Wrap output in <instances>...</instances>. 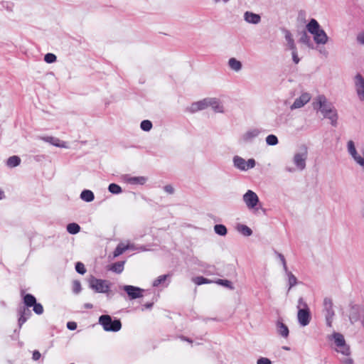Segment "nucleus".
Here are the masks:
<instances>
[{
    "instance_id": "72a5a7b5",
    "label": "nucleus",
    "mask_w": 364,
    "mask_h": 364,
    "mask_svg": "<svg viewBox=\"0 0 364 364\" xmlns=\"http://www.w3.org/2000/svg\"><path fill=\"white\" fill-rule=\"evenodd\" d=\"M197 264L199 267L203 268V272L204 273L208 274H213V267L212 266L202 262H198Z\"/></svg>"
},
{
    "instance_id": "3c124183",
    "label": "nucleus",
    "mask_w": 364,
    "mask_h": 364,
    "mask_svg": "<svg viewBox=\"0 0 364 364\" xmlns=\"http://www.w3.org/2000/svg\"><path fill=\"white\" fill-rule=\"evenodd\" d=\"M277 257H279V260L281 261V262L282 264L284 270V271H287L288 268H287L286 260H285V258H284V255H282L281 253H278V252H277Z\"/></svg>"
},
{
    "instance_id": "6e6d98bb",
    "label": "nucleus",
    "mask_w": 364,
    "mask_h": 364,
    "mask_svg": "<svg viewBox=\"0 0 364 364\" xmlns=\"http://www.w3.org/2000/svg\"><path fill=\"white\" fill-rule=\"evenodd\" d=\"M259 21V15L252 13V23H258Z\"/></svg>"
},
{
    "instance_id": "393cba45",
    "label": "nucleus",
    "mask_w": 364,
    "mask_h": 364,
    "mask_svg": "<svg viewBox=\"0 0 364 364\" xmlns=\"http://www.w3.org/2000/svg\"><path fill=\"white\" fill-rule=\"evenodd\" d=\"M80 198L85 202H92L95 199V196L92 191L84 190L80 193Z\"/></svg>"
},
{
    "instance_id": "a211bd4d",
    "label": "nucleus",
    "mask_w": 364,
    "mask_h": 364,
    "mask_svg": "<svg viewBox=\"0 0 364 364\" xmlns=\"http://www.w3.org/2000/svg\"><path fill=\"white\" fill-rule=\"evenodd\" d=\"M228 68L233 72L239 73L242 68V63L235 58H230L228 61Z\"/></svg>"
},
{
    "instance_id": "0eeeda50",
    "label": "nucleus",
    "mask_w": 364,
    "mask_h": 364,
    "mask_svg": "<svg viewBox=\"0 0 364 364\" xmlns=\"http://www.w3.org/2000/svg\"><path fill=\"white\" fill-rule=\"evenodd\" d=\"M347 149L348 154L351 156L354 161L360 166L364 168V157L358 154L355 144L352 140L348 141Z\"/></svg>"
},
{
    "instance_id": "e2e57ef3",
    "label": "nucleus",
    "mask_w": 364,
    "mask_h": 364,
    "mask_svg": "<svg viewBox=\"0 0 364 364\" xmlns=\"http://www.w3.org/2000/svg\"><path fill=\"white\" fill-rule=\"evenodd\" d=\"M285 170L288 172L292 173L294 172L296 169L293 167L286 166Z\"/></svg>"
},
{
    "instance_id": "ddd939ff",
    "label": "nucleus",
    "mask_w": 364,
    "mask_h": 364,
    "mask_svg": "<svg viewBox=\"0 0 364 364\" xmlns=\"http://www.w3.org/2000/svg\"><path fill=\"white\" fill-rule=\"evenodd\" d=\"M311 316L310 310L299 309L297 313V320L300 326H306L311 321Z\"/></svg>"
},
{
    "instance_id": "09e8293b",
    "label": "nucleus",
    "mask_w": 364,
    "mask_h": 364,
    "mask_svg": "<svg viewBox=\"0 0 364 364\" xmlns=\"http://www.w3.org/2000/svg\"><path fill=\"white\" fill-rule=\"evenodd\" d=\"M73 291L75 294H78L81 291V284L79 281H74L73 283Z\"/></svg>"
},
{
    "instance_id": "cd10ccee",
    "label": "nucleus",
    "mask_w": 364,
    "mask_h": 364,
    "mask_svg": "<svg viewBox=\"0 0 364 364\" xmlns=\"http://www.w3.org/2000/svg\"><path fill=\"white\" fill-rule=\"evenodd\" d=\"M336 351L345 356L350 355V346L347 343L343 344L341 346L336 348Z\"/></svg>"
},
{
    "instance_id": "20e7f679",
    "label": "nucleus",
    "mask_w": 364,
    "mask_h": 364,
    "mask_svg": "<svg viewBox=\"0 0 364 364\" xmlns=\"http://www.w3.org/2000/svg\"><path fill=\"white\" fill-rule=\"evenodd\" d=\"M307 156L308 149L306 146H301L299 150L294 154L293 162L298 170L303 171L306 168Z\"/></svg>"
},
{
    "instance_id": "f3484780",
    "label": "nucleus",
    "mask_w": 364,
    "mask_h": 364,
    "mask_svg": "<svg viewBox=\"0 0 364 364\" xmlns=\"http://www.w3.org/2000/svg\"><path fill=\"white\" fill-rule=\"evenodd\" d=\"M43 141L48 142L55 146L60 148H68L67 142L60 141L59 139L53 136H43L41 138Z\"/></svg>"
},
{
    "instance_id": "ea45409f",
    "label": "nucleus",
    "mask_w": 364,
    "mask_h": 364,
    "mask_svg": "<svg viewBox=\"0 0 364 364\" xmlns=\"http://www.w3.org/2000/svg\"><path fill=\"white\" fill-rule=\"evenodd\" d=\"M169 274H164L158 277L154 282H153V287H158L163 282H164L168 277H169Z\"/></svg>"
},
{
    "instance_id": "7c9ffc66",
    "label": "nucleus",
    "mask_w": 364,
    "mask_h": 364,
    "mask_svg": "<svg viewBox=\"0 0 364 364\" xmlns=\"http://www.w3.org/2000/svg\"><path fill=\"white\" fill-rule=\"evenodd\" d=\"M80 227L77 223H69L67 225V231L70 234H72V235L77 234L80 232Z\"/></svg>"
},
{
    "instance_id": "1a4fd4ad",
    "label": "nucleus",
    "mask_w": 364,
    "mask_h": 364,
    "mask_svg": "<svg viewBox=\"0 0 364 364\" xmlns=\"http://www.w3.org/2000/svg\"><path fill=\"white\" fill-rule=\"evenodd\" d=\"M128 294L130 299H136L143 296L144 289L132 285H124L122 287Z\"/></svg>"
},
{
    "instance_id": "c03bdc74",
    "label": "nucleus",
    "mask_w": 364,
    "mask_h": 364,
    "mask_svg": "<svg viewBox=\"0 0 364 364\" xmlns=\"http://www.w3.org/2000/svg\"><path fill=\"white\" fill-rule=\"evenodd\" d=\"M32 307L36 314L41 315L43 313V307L40 303L36 302Z\"/></svg>"
},
{
    "instance_id": "7ed1b4c3",
    "label": "nucleus",
    "mask_w": 364,
    "mask_h": 364,
    "mask_svg": "<svg viewBox=\"0 0 364 364\" xmlns=\"http://www.w3.org/2000/svg\"><path fill=\"white\" fill-rule=\"evenodd\" d=\"M99 323L105 331L117 332L122 328L121 321L119 319H112L109 315H102L99 318Z\"/></svg>"
},
{
    "instance_id": "6e6552de",
    "label": "nucleus",
    "mask_w": 364,
    "mask_h": 364,
    "mask_svg": "<svg viewBox=\"0 0 364 364\" xmlns=\"http://www.w3.org/2000/svg\"><path fill=\"white\" fill-rule=\"evenodd\" d=\"M354 85L358 97L364 101V77L360 73L354 77Z\"/></svg>"
},
{
    "instance_id": "423d86ee",
    "label": "nucleus",
    "mask_w": 364,
    "mask_h": 364,
    "mask_svg": "<svg viewBox=\"0 0 364 364\" xmlns=\"http://www.w3.org/2000/svg\"><path fill=\"white\" fill-rule=\"evenodd\" d=\"M323 306L326 324L328 326L331 327L334 316L332 300L329 298H325L323 300Z\"/></svg>"
},
{
    "instance_id": "052dcab7",
    "label": "nucleus",
    "mask_w": 364,
    "mask_h": 364,
    "mask_svg": "<svg viewBox=\"0 0 364 364\" xmlns=\"http://www.w3.org/2000/svg\"><path fill=\"white\" fill-rule=\"evenodd\" d=\"M245 19L246 21L250 23V12L246 11L245 14Z\"/></svg>"
},
{
    "instance_id": "a878e982",
    "label": "nucleus",
    "mask_w": 364,
    "mask_h": 364,
    "mask_svg": "<svg viewBox=\"0 0 364 364\" xmlns=\"http://www.w3.org/2000/svg\"><path fill=\"white\" fill-rule=\"evenodd\" d=\"M23 303L26 307H32L36 303V299L35 296L31 294H26L23 298Z\"/></svg>"
},
{
    "instance_id": "8fccbe9b",
    "label": "nucleus",
    "mask_w": 364,
    "mask_h": 364,
    "mask_svg": "<svg viewBox=\"0 0 364 364\" xmlns=\"http://www.w3.org/2000/svg\"><path fill=\"white\" fill-rule=\"evenodd\" d=\"M243 200L247 206L250 208V190H248L243 196Z\"/></svg>"
},
{
    "instance_id": "49530a36",
    "label": "nucleus",
    "mask_w": 364,
    "mask_h": 364,
    "mask_svg": "<svg viewBox=\"0 0 364 364\" xmlns=\"http://www.w3.org/2000/svg\"><path fill=\"white\" fill-rule=\"evenodd\" d=\"M290 51L293 62L295 64H298L300 62V58L298 55L297 48L296 50H291Z\"/></svg>"
},
{
    "instance_id": "2f4dec72",
    "label": "nucleus",
    "mask_w": 364,
    "mask_h": 364,
    "mask_svg": "<svg viewBox=\"0 0 364 364\" xmlns=\"http://www.w3.org/2000/svg\"><path fill=\"white\" fill-rule=\"evenodd\" d=\"M21 162V159L17 156H13L8 159L7 160V166L9 167H16L19 165Z\"/></svg>"
},
{
    "instance_id": "a18cd8bd",
    "label": "nucleus",
    "mask_w": 364,
    "mask_h": 364,
    "mask_svg": "<svg viewBox=\"0 0 364 364\" xmlns=\"http://www.w3.org/2000/svg\"><path fill=\"white\" fill-rule=\"evenodd\" d=\"M75 270L80 274H84L86 272L85 265L82 262H77L75 264Z\"/></svg>"
},
{
    "instance_id": "f257e3e1",
    "label": "nucleus",
    "mask_w": 364,
    "mask_h": 364,
    "mask_svg": "<svg viewBox=\"0 0 364 364\" xmlns=\"http://www.w3.org/2000/svg\"><path fill=\"white\" fill-rule=\"evenodd\" d=\"M314 107L318 108L325 118L331 120V123L333 127L337 125V111L333 105L328 102L324 95H319L317 97L316 102L314 103Z\"/></svg>"
},
{
    "instance_id": "4d7b16f0",
    "label": "nucleus",
    "mask_w": 364,
    "mask_h": 364,
    "mask_svg": "<svg viewBox=\"0 0 364 364\" xmlns=\"http://www.w3.org/2000/svg\"><path fill=\"white\" fill-rule=\"evenodd\" d=\"M357 41L359 44L364 46V33H360L358 34Z\"/></svg>"
},
{
    "instance_id": "0e129e2a",
    "label": "nucleus",
    "mask_w": 364,
    "mask_h": 364,
    "mask_svg": "<svg viewBox=\"0 0 364 364\" xmlns=\"http://www.w3.org/2000/svg\"><path fill=\"white\" fill-rule=\"evenodd\" d=\"M131 246L129 250H145L144 248L140 247V248H136L133 244H129Z\"/></svg>"
},
{
    "instance_id": "37998d69",
    "label": "nucleus",
    "mask_w": 364,
    "mask_h": 364,
    "mask_svg": "<svg viewBox=\"0 0 364 364\" xmlns=\"http://www.w3.org/2000/svg\"><path fill=\"white\" fill-rule=\"evenodd\" d=\"M259 204L262 203L259 202L257 195L252 191V210L253 211V208L258 206Z\"/></svg>"
},
{
    "instance_id": "58836bf2",
    "label": "nucleus",
    "mask_w": 364,
    "mask_h": 364,
    "mask_svg": "<svg viewBox=\"0 0 364 364\" xmlns=\"http://www.w3.org/2000/svg\"><path fill=\"white\" fill-rule=\"evenodd\" d=\"M296 308H297L298 311H299V309L310 310L308 306L307 303L304 301V299L302 297H300L298 299Z\"/></svg>"
},
{
    "instance_id": "4be33fe9",
    "label": "nucleus",
    "mask_w": 364,
    "mask_h": 364,
    "mask_svg": "<svg viewBox=\"0 0 364 364\" xmlns=\"http://www.w3.org/2000/svg\"><path fill=\"white\" fill-rule=\"evenodd\" d=\"M299 43L306 45L309 48H313L314 45L311 42V37L307 34L306 31H303L301 33V37L299 40Z\"/></svg>"
},
{
    "instance_id": "9d476101",
    "label": "nucleus",
    "mask_w": 364,
    "mask_h": 364,
    "mask_svg": "<svg viewBox=\"0 0 364 364\" xmlns=\"http://www.w3.org/2000/svg\"><path fill=\"white\" fill-rule=\"evenodd\" d=\"M311 98V96L308 92L302 93L299 97H297L294 103L291 105V109H296L304 107L307 104Z\"/></svg>"
},
{
    "instance_id": "f8f14e48",
    "label": "nucleus",
    "mask_w": 364,
    "mask_h": 364,
    "mask_svg": "<svg viewBox=\"0 0 364 364\" xmlns=\"http://www.w3.org/2000/svg\"><path fill=\"white\" fill-rule=\"evenodd\" d=\"M232 161L234 166L242 171H247L250 167V159L245 160L241 156H235Z\"/></svg>"
},
{
    "instance_id": "aec40b11",
    "label": "nucleus",
    "mask_w": 364,
    "mask_h": 364,
    "mask_svg": "<svg viewBox=\"0 0 364 364\" xmlns=\"http://www.w3.org/2000/svg\"><path fill=\"white\" fill-rule=\"evenodd\" d=\"M130 247L131 246L129 245V244L124 245V243L120 242L119 244H118V245L117 246L113 252L114 257H119V255L123 254L126 250H129Z\"/></svg>"
},
{
    "instance_id": "dca6fc26",
    "label": "nucleus",
    "mask_w": 364,
    "mask_h": 364,
    "mask_svg": "<svg viewBox=\"0 0 364 364\" xmlns=\"http://www.w3.org/2000/svg\"><path fill=\"white\" fill-rule=\"evenodd\" d=\"M361 313H363V310L359 306H351L349 312V320L350 323H354L357 322L360 318Z\"/></svg>"
},
{
    "instance_id": "5701e85b",
    "label": "nucleus",
    "mask_w": 364,
    "mask_h": 364,
    "mask_svg": "<svg viewBox=\"0 0 364 364\" xmlns=\"http://www.w3.org/2000/svg\"><path fill=\"white\" fill-rule=\"evenodd\" d=\"M334 341L335 345L337 347L341 346L343 344L346 343L344 336L340 333H333L331 336Z\"/></svg>"
},
{
    "instance_id": "4468645a",
    "label": "nucleus",
    "mask_w": 364,
    "mask_h": 364,
    "mask_svg": "<svg viewBox=\"0 0 364 364\" xmlns=\"http://www.w3.org/2000/svg\"><path fill=\"white\" fill-rule=\"evenodd\" d=\"M211 107L216 113H223L224 106L218 98L208 97V107Z\"/></svg>"
},
{
    "instance_id": "774afa93",
    "label": "nucleus",
    "mask_w": 364,
    "mask_h": 364,
    "mask_svg": "<svg viewBox=\"0 0 364 364\" xmlns=\"http://www.w3.org/2000/svg\"><path fill=\"white\" fill-rule=\"evenodd\" d=\"M4 198V193L2 190L0 189V200Z\"/></svg>"
},
{
    "instance_id": "c9c22d12",
    "label": "nucleus",
    "mask_w": 364,
    "mask_h": 364,
    "mask_svg": "<svg viewBox=\"0 0 364 364\" xmlns=\"http://www.w3.org/2000/svg\"><path fill=\"white\" fill-rule=\"evenodd\" d=\"M192 281L197 285H201L203 284H209L211 283L212 281L208 279L203 277H196L192 279Z\"/></svg>"
},
{
    "instance_id": "69168bd1",
    "label": "nucleus",
    "mask_w": 364,
    "mask_h": 364,
    "mask_svg": "<svg viewBox=\"0 0 364 364\" xmlns=\"http://www.w3.org/2000/svg\"><path fill=\"white\" fill-rule=\"evenodd\" d=\"M181 340H182V341H188V343H192V342H193V341H192L190 338H186V337L182 336V337H181Z\"/></svg>"
},
{
    "instance_id": "13d9d810",
    "label": "nucleus",
    "mask_w": 364,
    "mask_h": 364,
    "mask_svg": "<svg viewBox=\"0 0 364 364\" xmlns=\"http://www.w3.org/2000/svg\"><path fill=\"white\" fill-rule=\"evenodd\" d=\"M67 327L70 330H75L77 328V323L75 322H68Z\"/></svg>"
},
{
    "instance_id": "f704fd0d",
    "label": "nucleus",
    "mask_w": 364,
    "mask_h": 364,
    "mask_svg": "<svg viewBox=\"0 0 364 364\" xmlns=\"http://www.w3.org/2000/svg\"><path fill=\"white\" fill-rule=\"evenodd\" d=\"M108 190L113 194H119L122 192V188L116 183H110L108 186Z\"/></svg>"
},
{
    "instance_id": "412c9836",
    "label": "nucleus",
    "mask_w": 364,
    "mask_h": 364,
    "mask_svg": "<svg viewBox=\"0 0 364 364\" xmlns=\"http://www.w3.org/2000/svg\"><path fill=\"white\" fill-rule=\"evenodd\" d=\"M277 331L284 338H287L289 336L288 327L281 321H278L277 323Z\"/></svg>"
},
{
    "instance_id": "e433bc0d",
    "label": "nucleus",
    "mask_w": 364,
    "mask_h": 364,
    "mask_svg": "<svg viewBox=\"0 0 364 364\" xmlns=\"http://www.w3.org/2000/svg\"><path fill=\"white\" fill-rule=\"evenodd\" d=\"M20 316L18 318V325L20 327L27 321L28 316H26V309L23 308V309H21L19 311Z\"/></svg>"
},
{
    "instance_id": "9b49d317",
    "label": "nucleus",
    "mask_w": 364,
    "mask_h": 364,
    "mask_svg": "<svg viewBox=\"0 0 364 364\" xmlns=\"http://www.w3.org/2000/svg\"><path fill=\"white\" fill-rule=\"evenodd\" d=\"M208 107V97L204 98L201 100L193 102L188 110L191 113H196L197 112L204 110Z\"/></svg>"
},
{
    "instance_id": "de8ad7c7",
    "label": "nucleus",
    "mask_w": 364,
    "mask_h": 364,
    "mask_svg": "<svg viewBox=\"0 0 364 364\" xmlns=\"http://www.w3.org/2000/svg\"><path fill=\"white\" fill-rule=\"evenodd\" d=\"M216 283L220 285H222L223 287H225L227 288H229V289L232 288L231 282H230L229 280H227V279H218L216 281Z\"/></svg>"
},
{
    "instance_id": "bf43d9fd",
    "label": "nucleus",
    "mask_w": 364,
    "mask_h": 364,
    "mask_svg": "<svg viewBox=\"0 0 364 364\" xmlns=\"http://www.w3.org/2000/svg\"><path fill=\"white\" fill-rule=\"evenodd\" d=\"M41 353L38 350H34L33 353V356H32V358L33 360H38L40 359L41 358Z\"/></svg>"
},
{
    "instance_id": "79ce46f5",
    "label": "nucleus",
    "mask_w": 364,
    "mask_h": 364,
    "mask_svg": "<svg viewBox=\"0 0 364 364\" xmlns=\"http://www.w3.org/2000/svg\"><path fill=\"white\" fill-rule=\"evenodd\" d=\"M56 55L53 53H47L44 56V60L47 63H53L56 61Z\"/></svg>"
},
{
    "instance_id": "b1692460",
    "label": "nucleus",
    "mask_w": 364,
    "mask_h": 364,
    "mask_svg": "<svg viewBox=\"0 0 364 364\" xmlns=\"http://www.w3.org/2000/svg\"><path fill=\"white\" fill-rule=\"evenodd\" d=\"M286 273V275L287 277V281H288V291H289L292 287L296 285L297 284V279L296 277L292 274V272H289L288 269L287 271H284Z\"/></svg>"
},
{
    "instance_id": "a19ab883",
    "label": "nucleus",
    "mask_w": 364,
    "mask_h": 364,
    "mask_svg": "<svg viewBox=\"0 0 364 364\" xmlns=\"http://www.w3.org/2000/svg\"><path fill=\"white\" fill-rule=\"evenodd\" d=\"M266 142L268 145L274 146L278 144V139L274 134H269L266 137Z\"/></svg>"
},
{
    "instance_id": "c85d7f7f",
    "label": "nucleus",
    "mask_w": 364,
    "mask_h": 364,
    "mask_svg": "<svg viewBox=\"0 0 364 364\" xmlns=\"http://www.w3.org/2000/svg\"><path fill=\"white\" fill-rule=\"evenodd\" d=\"M252 215H254L257 217H262L266 215V209L262 207V204H259L258 206H255L253 208V211L252 210Z\"/></svg>"
},
{
    "instance_id": "f03ea898",
    "label": "nucleus",
    "mask_w": 364,
    "mask_h": 364,
    "mask_svg": "<svg viewBox=\"0 0 364 364\" xmlns=\"http://www.w3.org/2000/svg\"><path fill=\"white\" fill-rule=\"evenodd\" d=\"M306 29L314 36V41L316 44L325 45L328 41V36L316 19L310 20L306 25Z\"/></svg>"
},
{
    "instance_id": "c756f323",
    "label": "nucleus",
    "mask_w": 364,
    "mask_h": 364,
    "mask_svg": "<svg viewBox=\"0 0 364 364\" xmlns=\"http://www.w3.org/2000/svg\"><path fill=\"white\" fill-rule=\"evenodd\" d=\"M236 230L238 232L245 236L250 235V228L247 225L242 224H237L236 225Z\"/></svg>"
},
{
    "instance_id": "2eb2a0df",
    "label": "nucleus",
    "mask_w": 364,
    "mask_h": 364,
    "mask_svg": "<svg viewBox=\"0 0 364 364\" xmlns=\"http://www.w3.org/2000/svg\"><path fill=\"white\" fill-rule=\"evenodd\" d=\"M283 33L284 34V39L286 41L285 49L287 50H296L297 47L291 33L287 29H284Z\"/></svg>"
},
{
    "instance_id": "6ab92c4d",
    "label": "nucleus",
    "mask_w": 364,
    "mask_h": 364,
    "mask_svg": "<svg viewBox=\"0 0 364 364\" xmlns=\"http://www.w3.org/2000/svg\"><path fill=\"white\" fill-rule=\"evenodd\" d=\"M126 181L130 184L144 185L147 181V178L144 176H129L127 178Z\"/></svg>"
},
{
    "instance_id": "bb28decb",
    "label": "nucleus",
    "mask_w": 364,
    "mask_h": 364,
    "mask_svg": "<svg viewBox=\"0 0 364 364\" xmlns=\"http://www.w3.org/2000/svg\"><path fill=\"white\" fill-rule=\"evenodd\" d=\"M124 261L115 262L110 266L109 269L115 273L120 274L124 270Z\"/></svg>"
},
{
    "instance_id": "39448f33",
    "label": "nucleus",
    "mask_w": 364,
    "mask_h": 364,
    "mask_svg": "<svg viewBox=\"0 0 364 364\" xmlns=\"http://www.w3.org/2000/svg\"><path fill=\"white\" fill-rule=\"evenodd\" d=\"M89 282L90 288L96 292L107 293L109 290V282L107 280L92 277Z\"/></svg>"
},
{
    "instance_id": "338daca9",
    "label": "nucleus",
    "mask_w": 364,
    "mask_h": 364,
    "mask_svg": "<svg viewBox=\"0 0 364 364\" xmlns=\"http://www.w3.org/2000/svg\"><path fill=\"white\" fill-rule=\"evenodd\" d=\"M152 306H153L152 303H147V304H144V307L146 309H150V308H151Z\"/></svg>"
},
{
    "instance_id": "4c0bfd02",
    "label": "nucleus",
    "mask_w": 364,
    "mask_h": 364,
    "mask_svg": "<svg viewBox=\"0 0 364 364\" xmlns=\"http://www.w3.org/2000/svg\"><path fill=\"white\" fill-rule=\"evenodd\" d=\"M140 127L143 131L149 132L152 128V123L149 120H143L140 124Z\"/></svg>"
},
{
    "instance_id": "680f3d73",
    "label": "nucleus",
    "mask_w": 364,
    "mask_h": 364,
    "mask_svg": "<svg viewBox=\"0 0 364 364\" xmlns=\"http://www.w3.org/2000/svg\"><path fill=\"white\" fill-rule=\"evenodd\" d=\"M250 138V132H247L244 136H243V140L245 141H247Z\"/></svg>"
},
{
    "instance_id": "473e14b6",
    "label": "nucleus",
    "mask_w": 364,
    "mask_h": 364,
    "mask_svg": "<svg viewBox=\"0 0 364 364\" xmlns=\"http://www.w3.org/2000/svg\"><path fill=\"white\" fill-rule=\"evenodd\" d=\"M214 230L216 234L221 236H225L228 232L226 227L221 224L215 225L214 226Z\"/></svg>"
},
{
    "instance_id": "5fc2aeb1",
    "label": "nucleus",
    "mask_w": 364,
    "mask_h": 364,
    "mask_svg": "<svg viewBox=\"0 0 364 364\" xmlns=\"http://www.w3.org/2000/svg\"><path fill=\"white\" fill-rule=\"evenodd\" d=\"M341 362L343 364H353V360L350 356L341 359Z\"/></svg>"
},
{
    "instance_id": "864d4df0",
    "label": "nucleus",
    "mask_w": 364,
    "mask_h": 364,
    "mask_svg": "<svg viewBox=\"0 0 364 364\" xmlns=\"http://www.w3.org/2000/svg\"><path fill=\"white\" fill-rule=\"evenodd\" d=\"M164 190L168 194H173L174 193V188L171 185H166L164 187Z\"/></svg>"
},
{
    "instance_id": "603ef678",
    "label": "nucleus",
    "mask_w": 364,
    "mask_h": 364,
    "mask_svg": "<svg viewBox=\"0 0 364 364\" xmlns=\"http://www.w3.org/2000/svg\"><path fill=\"white\" fill-rule=\"evenodd\" d=\"M257 364H272V362L269 358L262 357L258 359Z\"/></svg>"
}]
</instances>
